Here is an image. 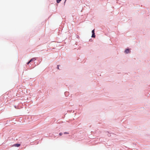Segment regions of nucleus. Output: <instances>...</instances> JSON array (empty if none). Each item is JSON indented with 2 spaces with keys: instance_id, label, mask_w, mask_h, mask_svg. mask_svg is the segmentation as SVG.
Here are the masks:
<instances>
[{
  "instance_id": "1",
  "label": "nucleus",
  "mask_w": 150,
  "mask_h": 150,
  "mask_svg": "<svg viewBox=\"0 0 150 150\" xmlns=\"http://www.w3.org/2000/svg\"><path fill=\"white\" fill-rule=\"evenodd\" d=\"M129 50L128 49H127L125 50V52L126 54H127V53H129Z\"/></svg>"
},
{
  "instance_id": "2",
  "label": "nucleus",
  "mask_w": 150,
  "mask_h": 150,
  "mask_svg": "<svg viewBox=\"0 0 150 150\" xmlns=\"http://www.w3.org/2000/svg\"><path fill=\"white\" fill-rule=\"evenodd\" d=\"M20 146V144H14L13 146H14L15 147H19Z\"/></svg>"
},
{
  "instance_id": "3",
  "label": "nucleus",
  "mask_w": 150,
  "mask_h": 150,
  "mask_svg": "<svg viewBox=\"0 0 150 150\" xmlns=\"http://www.w3.org/2000/svg\"><path fill=\"white\" fill-rule=\"evenodd\" d=\"M95 33H92V37L95 38Z\"/></svg>"
},
{
  "instance_id": "4",
  "label": "nucleus",
  "mask_w": 150,
  "mask_h": 150,
  "mask_svg": "<svg viewBox=\"0 0 150 150\" xmlns=\"http://www.w3.org/2000/svg\"><path fill=\"white\" fill-rule=\"evenodd\" d=\"M32 60L33 59H31L28 62L27 64H28L30 62L32 61Z\"/></svg>"
},
{
  "instance_id": "5",
  "label": "nucleus",
  "mask_w": 150,
  "mask_h": 150,
  "mask_svg": "<svg viewBox=\"0 0 150 150\" xmlns=\"http://www.w3.org/2000/svg\"><path fill=\"white\" fill-rule=\"evenodd\" d=\"M61 1V0H57V3H59Z\"/></svg>"
},
{
  "instance_id": "6",
  "label": "nucleus",
  "mask_w": 150,
  "mask_h": 150,
  "mask_svg": "<svg viewBox=\"0 0 150 150\" xmlns=\"http://www.w3.org/2000/svg\"><path fill=\"white\" fill-rule=\"evenodd\" d=\"M92 33H94V29L93 30H92Z\"/></svg>"
},
{
  "instance_id": "7",
  "label": "nucleus",
  "mask_w": 150,
  "mask_h": 150,
  "mask_svg": "<svg viewBox=\"0 0 150 150\" xmlns=\"http://www.w3.org/2000/svg\"><path fill=\"white\" fill-rule=\"evenodd\" d=\"M64 134H69V133L67 132H64Z\"/></svg>"
},
{
  "instance_id": "8",
  "label": "nucleus",
  "mask_w": 150,
  "mask_h": 150,
  "mask_svg": "<svg viewBox=\"0 0 150 150\" xmlns=\"http://www.w3.org/2000/svg\"><path fill=\"white\" fill-rule=\"evenodd\" d=\"M62 134V133H60L59 134V135L60 136H61Z\"/></svg>"
},
{
  "instance_id": "9",
  "label": "nucleus",
  "mask_w": 150,
  "mask_h": 150,
  "mask_svg": "<svg viewBox=\"0 0 150 150\" xmlns=\"http://www.w3.org/2000/svg\"><path fill=\"white\" fill-rule=\"evenodd\" d=\"M32 59H33L32 61L34 60H36V59H35V58H32Z\"/></svg>"
},
{
  "instance_id": "10",
  "label": "nucleus",
  "mask_w": 150,
  "mask_h": 150,
  "mask_svg": "<svg viewBox=\"0 0 150 150\" xmlns=\"http://www.w3.org/2000/svg\"><path fill=\"white\" fill-rule=\"evenodd\" d=\"M59 65H58V66H57V68H58V69H59Z\"/></svg>"
}]
</instances>
